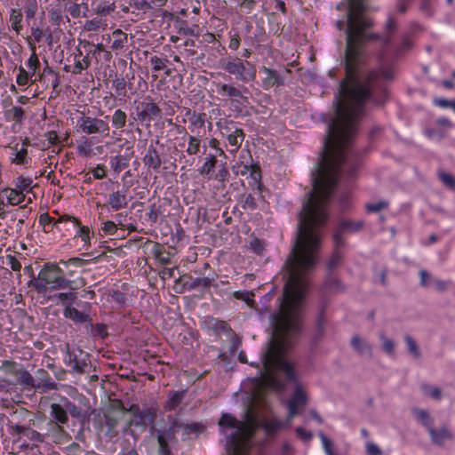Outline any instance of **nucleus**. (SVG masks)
Segmentation results:
<instances>
[{
	"instance_id": "obj_1",
	"label": "nucleus",
	"mask_w": 455,
	"mask_h": 455,
	"mask_svg": "<svg viewBox=\"0 0 455 455\" xmlns=\"http://www.w3.org/2000/svg\"><path fill=\"white\" fill-rule=\"evenodd\" d=\"M247 400L242 420L236 419L229 413L223 414L219 426L220 432L227 437V451L229 455H248L251 449V439L259 427H262L267 435H274L281 429L291 426V419L298 414L299 402L306 400H289L286 407L289 411L285 421L274 416L263 413L255 402ZM305 406V403H302Z\"/></svg>"
},
{
	"instance_id": "obj_2",
	"label": "nucleus",
	"mask_w": 455,
	"mask_h": 455,
	"mask_svg": "<svg viewBox=\"0 0 455 455\" xmlns=\"http://www.w3.org/2000/svg\"><path fill=\"white\" fill-rule=\"evenodd\" d=\"M73 281L65 277L64 271L55 263H46L37 279L30 282L38 293L46 294L49 290L73 289Z\"/></svg>"
},
{
	"instance_id": "obj_3",
	"label": "nucleus",
	"mask_w": 455,
	"mask_h": 455,
	"mask_svg": "<svg viewBox=\"0 0 455 455\" xmlns=\"http://www.w3.org/2000/svg\"><path fill=\"white\" fill-rule=\"evenodd\" d=\"M220 67L238 81L243 83L253 81L256 77V68L250 62L238 57H228L220 60Z\"/></svg>"
},
{
	"instance_id": "obj_4",
	"label": "nucleus",
	"mask_w": 455,
	"mask_h": 455,
	"mask_svg": "<svg viewBox=\"0 0 455 455\" xmlns=\"http://www.w3.org/2000/svg\"><path fill=\"white\" fill-rule=\"evenodd\" d=\"M217 92L220 96L228 97L232 103L236 107L239 105H245L249 103V98L243 94V90L235 87L232 84L217 83Z\"/></svg>"
},
{
	"instance_id": "obj_5",
	"label": "nucleus",
	"mask_w": 455,
	"mask_h": 455,
	"mask_svg": "<svg viewBox=\"0 0 455 455\" xmlns=\"http://www.w3.org/2000/svg\"><path fill=\"white\" fill-rule=\"evenodd\" d=\"M77 124L81 132L86 134L108 132L109 131L108 124L102 119H98L84 115H82V116L79 117Z\"/></svg>"
},
{
	"instance_id": "obj_6",
	"label": "nucleus",
	"mask_w": 455,
	"mask_h": 455,
	"mask_svg": "<svg viewBox=\"0 0 455 455\" xmlns=\"http://www.w3.org/2000/svg\"><path fill=\"white\" fill-rule=\"evenodd\" d=\"M131 411L133 413L131 424L134 426L146 427L148 424L154 423L156 418V410L152 407L140 410L139 406L132 405Z\"/></svg>"
},
{
	"instance_id": "obj_7",
	"label": "nucleus",
	"mask_w": 455,
	"mask_h": 455,
	"mask_svg": "<svg viewBox=\"0 0 455 455\" xmlns=\"http://www.w3.org/2000/svg\"><path fill=\"white\" fill-rule=\"evenodd\" d=\"M19 370L13 361H4L0 366V390L7 388L17 378Z\"/></svg>"
},
{
	"instance_id": "obj_8",
	"label": "nucleus",
	"mask_w": 455,
	"mask_h": 455,
	"mask_svg": "<svg viewBox=\"0 0 455 455\" xmlns=\"http://www.w3.org/2000/svg\"><path fill=\"white\" fill-rule=\"evenodd\" d=\"M427 432L431 442L437 446H444L446 442H451L453 440V434L446 426H443L439 428L433 427Z\"/></svg>"
},
{
	"instance_id": "obj_9",
	"label": "nucleus",
	"mask_w": 455,
	"mask_h": 455,
	"mask_svg": "<svg viewBox=\"0 0 455 455\" xmlns=\"http://www.w3.org/2000/svg\"><path fill=\"white\" fill-rule=\"evenodd\" d=\"M363 222L361 220L352 221V220H344L340 221L339 230L337 231L333 235L335 246L339 247L342 244V243H343L342 237H341L342 232H357V231L361 230L363 228Z\"/></svg>"
},
{
	"instance_id": "obj_10",
	"label": "nucleus",
	"mask_w": 455,
	"mask_h": 455,
	"mask_svg": "<svg viewBox=\"0 0 455 455\" xmlns=\"http://www.w3.org/2000/svg\"><path fill=\"white\" fill-rule=\"evenodd\" d=\"M87 355L83 351H78V354L75 352H70L68 354L67 362L68 366L75 371L82 373L86 371L89 368L86 360Z\"/></svg>"
},
{
	"instance_id": "obj_11",
	"label": "nucleus",
	"mask_w": 455,
	"mask_h": 455,
	"mask_svg": "<svg viewBox=\"0 0 455 455\" xmlns=\"http://www.w3.org/2000/svg\"><path fill=\"white\" fill-rule=\"evenodd\" d=\"M260 70L265 75L262 79V87L265 90H269L274 86L283 85V79L279 76L276 70L268 68L265 66L262 67Z\"/></svg>"
},
{
	"instance_id": "obj_12",
	"label": "nucleus",
	"mask_w": 455,
	"mask_h": 455,
	"mask_svg": "<svg viewBox=\"0 0 455 455\" xmlns=\"http://www.w3.org/2000/svg\"><path fill=\"white\" fill-rule=\"evenodd\" d=\"M160 108L154 102H142L141 111L138 113L140 121L152 120L161 116Z\"/></svg>"
},
{
	"instance_id": "obj_13",
	"label": "nucleus",
	"mask_w": 455,
	"mask_h": 455,
	"mask_svg": "<svg viewBox=\"0 0 455 455\" xmlns=\"http://www.w3.org/2000/svg\"><path fill=\"white\" fill-rule=\"evenodd\" d=\"M36 383L38 389L42 392H49L57 389V386L52 381L49 373L44 369H39L36 372Z\"/></svg>"
},
{
	"instance_id": "obj_14",
	"label": "nucleus",
	"mask_w": 455,
	"mask_h": 455,
	"mask_svg": "<svg viewBox=\"0 0 455 455\" xmlns=\"http://www.w3.org/2000/svg\"><path fill=\"white\" fill-rule=\"evenodd\" d=\"M16 379L23 387V389L28 392L26 394L27 396H31L34 392L38 389L36 387V379L27 371L19 370Z\"/></svg>"
},
{
	"instance_id": "obj_15",
	"label": "nucleus",
	"mask_w": 455,
	"mask_h": 455,
	"mask_svg": "<svg viewBox=\"0 0 455 455\" xmlns=\"http://www.w3.org/2000/svg\"><path fill=\"white\" fill-rule=\"evenodd\" d=\"M143 163L146 167L152 170H158L163 163L157 150L150 146L143 157Z\"/></svg>"
},
{
	"instance_id": "obj_16",
	"label": "nucleus",
	"mask_w": 455,
	"mask_h": 455,
	"mask_svg": "<svg viewBox=\"0 0 455 455\" xmlns=\"http://www.w3.org/2000/svg\"><path fill=\"white\" fill-rule=\"evenodd\" d=\"M108 204L114 211H119L128 206L126 194L121 191H113L108 196Z\"/></svg>"
},
{
	"instance_id": "obj_17",
	"label": "nucleus",
	"mask_w": 455,
	"mask_h": 455,
	"mask_svg": "<svg viewBox=\"0 0 455 455\" xmlns=\"http://www.w3.org/2000/svg\"><path fill=\"white\" fill-rule=\"evenodd\" d=\"M62 221H68V222H72L75 226L76 227H79V235L82 238V240L85 243H88L90 242V229L88 227H85V226H83L81 227L80 226V221L75 218V217H72V216H62L59 219L58 221H56L54 223V225H57V223L59 222H62Z\"/></svg>"
},
{
	"instance_id": "obj_18",
	"label": "nucleus",
	"mask_w": 455,
	"mask_h": 455,
	"mask_svg": "<svg viewBox=\"0 0 455 455\" xmlns=\"http://www.w3.org/2000/svg\"><path fill=\"white\" fill-rule=\"evenodd\" d=\"M152 253L154 257L159 261V263L163 265L171 263V254L165 250L164 246L162 245L161 243H154Z\"/></svg>"
},
{
	"instance_id": "obj_19",
	"label": "nucleus",
	"mask_w": 455,
	"mask_h": 455,
	"mask_svg": "<svg viewBox=\"0 0 455 455\" xmlns=\"http://www.w3.org/2000/svg\"><path fill=\"white\" fill-rule=\"evenodd\" d=\"M411 411L416 419L419 420L427 429V431L434 427V419L427 411L413 408Z\"/></svg>"
},
{
	"instance_id": "obj_20",
	"label": "nucleus",
	"mask_w": 455,
	"mask_h": 455,
	"mask_svg": "<svg viewBox=\"0 0 455 455\" xmlns=\"http://www.w3.org/2000/svg\"><path fill=\"white\" fill-rule=\"evenodd\" d=\"M244 138L245 133L241 128H236L234 132L228 136V141L229 145L234 148L231 150L232 152H235L239 149L244 140Z\"/></svg>"
},
{
	"instance_id": "obj_21",
	"label": "nucleus",
	"mask_w": 455,
	"mask_h": 455,
	"mask_svg": "<svg viewBox=\"0 0 455 455\" xmlns=\"http://www.w3.org/2000/svg\"><path fill=\"white\" fill-rule=\"evenodd\" d=\"M217 164V157L214 155H209L205 157L204 163L201 169L199 170L200 174L208 178H212L213 169Z\"/></svg>"
},
{
	"instance_id": "obj_22",
	"label": "nucleus",
	"mask_w": 455,
	"mask_h": 455,
	"mask_svg": "<svg viewBox=\"0 0 455 455\" xmlns=\"http://www.w3.org/2000/svg\"><path fill=\"white\" fill-rule=\"evenodd\" d=\"M13 428L15 432L21 436H25L34 442H43V436L34 429L19 425L15 426Z\"/></svg>"
},
{
	"instance_id": "obj_23",
	"label": "nucleus",
	"mask_w": 455,
	"mask_h": 455,
	"mask_svg": "<svg viewBox=\"0 0 455 455\" xmlns=\"http://www.w3.org/2000/svg\"><path fill=\"white\" fill-rule=\"evenodd\" d=\"M22 19L23 14L20 9L12 8L10 12V23L12 28L17 33L20 34L23 28L22 27Z\"/></svg>"
},
{
	"instance_id": "obj_24",
	"label": "nucleus",
	"mask_w": 455,
	"mask_h": 455,
	"mask_svg": "<svg viewBox=\"0 0 455 455\" xmlns=\"http://www.w3.org/2000/svg\"><path fill=\"white\" fill-rule=\"evenodd\" d=\"M76 299V295L74 292H59L49 296V299L55 302L56 304L61 303L62 305L72 303Z\"/></svg>"
},
{
	"instance_id": "obj_25",
	"label": "nucleus",
	"mask_w": 455,
	"mask_h": 455,
	"mask_svg": "<svg viewBox=\"0 0 455 455\" xmlns=\"http://www.w3.org/2000/svg\"><path fill=\"white\" fill-rule=\"evenodd\" d=\"M113 36L114 41L111 45L112 50L116 51L123 49L127 42V35L124 33L121 29H116L113 32Z\"/></svg>"
},
{
	"instance_id": "obj_26",
	"label": "nucleus",
	"mask_w": 455,
	"mask_h": 455,
	"mask_svg": "<svg viewBox=\"0 0 455 455\" xmlns=\"http://www.w3.org/2000/svg\"><path fill=\"white\" fill-rule=\"evenodd\" d=\"M7 192V199L10 204L18 205L24 202L25 195L21 191L17 188H8L5 190Z\"/></svg>"
},
{
	"instance_id": "obj_27",
	"label": "nucleus",
	"mask_w": 455,
	"mask_h": 455,
	"mask_svg": "<svg viewBox=\"0 0 455 455\" xmlns=\"http://www.w3.org/2000/svg\"><path fill=\"white\" fill-rule=\"evenodd\" d=\"M51 414L57 422L61 424L66 423L68 419L67 411L57 403L52 404Z\"/></svg>"
},
{
	"instance_id": "obj_28",
	"label": "nucleus",
	"mask_w": 455,
	"mask_h": 455,
	"mask_svg": "<svg viewBox=\"0 0 455 455\" xmlns=\"http://www.w3.org/2000/svg\"><path fill=\"white\" fill-rule=\"evenodd\" d=\"M352 346L355 350H357L361 354L370 355L371 351V347L360 337L355 336L352 339Z\"/></svg>"
},
{
	"instance_id": "obj_29",
	"label": "nucleus",
	"mask_w": 455,
	"mask_h": 455,
	"mask_svg": "<svg viewBox=\"0 0 455 455\" xmlns=\"http://www.w3.org/2000/svg\"><path fill=\"white\" fill-rule=\"evenodd\" d=\"M5 117L7 120L20 123L24 118V111L22 108L15 106L5 111Z\"/></svg>"
},
{
	"instance_id": "obj_30",
	"label": "nucleus",
	"mask_w": 455,
	"mask_h": 455,
	"mask_svg": "<svg viewBox=\"0 0 455 455\" xmlns=\"http://www.w3.org/2000/svg\"><path fill=\"white\" fill-rule=\"evenodd\" d=\"M188 146L186 150L187 154L189 156H195L197 155L200 152L201 149V143L202 140L200 138L188 135Z\"/></svg>"
},
{
	"instance_id": "obj_31",
	"label": "nucleus",
	"mask_w": 455,
	"mask_h": 455,
	"mask_svg": "<svg viewBox=\"0 0 455 455\" xmlns=\"http://www.w3.org/2000/svg\"><path fill=\"white\" fill-rule=\"evenodd\" d=\"M186 116L191 125L196 128H202L204 125V114L192 112L190 109L187 110Z\"/></svg>"
},
{
	"instance_id": "obj_32",
	"label": "nucleus",
	"mask_w": 455,
	"mask_h": 455,
	"mask_svg": "<svg viewBox=\"0 0 455 455\" xmlns=\"http://www.w3.org/2000/svg\"><path fill=\"white\" fill-rule=\"evenodd\" d=\"M127 116L122 109H116L112 116V124L116 129H123L126 124Z\"/></svg>"
},
{
	"instance_id": "obj_33",
	"label": "nucleus",
	"mask_w": 455,
	"mask_h": 455,
	"mask_svg": "<svg viewBox=\"0 0 455 455\" xmlns=\"http://www.w3.org/2000/svg\"><path fill=\"white\" fill-rule=\"evenodd\" d=\"M91 65L89 53L82 59H75V65L72 72L74 74H81L83 70L88 68Z\"/></svg>"
},
{
	"instance_id": "obj_34",
	"label": "nucleus",
	"mask_w": 455,
	"mask_h": 455,
	"mask_svg": "<svg viewBox=\"0 0 455 455\" xmlns=\"http://www.w3.org/2000/svg\"><path fill=\"white\" fill-rule=\"evenodd\" d=\"M179 427L177 425L173 424L169 428L164 431L157 432V437H163L167 442H177L176 438V428Z\"/></svg>"
},
{
	"instance_id": "obj_35",
	"label": "nucleus",
	"mask_w": 455,
	"mask_h": 455,
	"mask_svg": "<svg viewBox=\"0 0 455 455\" xmlns=\"http://www.w3.org/2000/svg\"><path fill=\"white\" fill-rule=\"evenodd\" d=\"M64 314L67 317L77 322H84L86 319V315L75 307H67Z\"/></svg>"
},
{
	"instance_id": "obj_36",
	"label": "nucleus",
	"mask_w": 455,
	"mask_h": 455,
	"mask_svg": "<svg viewBox=\"0 0 455 455\" xmlns=\"http://www.w3.org/2000/svg\"><path fill=\"white\" fill-rule=\"evenodd\" d=\"M318 436L320 437V439L322 441L323 447V450H324L326 455H335L336 453L333 451V449H334L333 443L322 431H320L318 433Z\"/></svg>"
},
{
	"instance_id": "obj_37",
	"label": "nucleus",
	"mask_w": 455,
	"mask_h": 455,
	"mask_svg": "<svg viewBox=\"0 0 455 455\" xmlns=\"http://www.w3.org/2000/svg\"><path fill=\"white\" fill-rule=\"evenodd\" d=\"M379 338L382 340L383 350L389 355H394L395 354V344H394L393 340L388 339L383 332H381L379 334Z\"/></svg>"
},
{
	"instance_id": "obj_38",
	"label": "nucleus",
	"mask_w": 455,
	"mask_h": 455,
	"mask_svg": "<svg viewBox=\"0 0 455 455\" xmlns=\"http://www.w3.org/2000/svg\"><path fill=\"white\" fill-rule=\"evenodd\" d=\"M438 177L441 181L449 188H455V177L445 172H439Z\"/></svg>"
},
{
	"instance_id": "obj_39",
	"label": "nucleus",
	"mask_w": 455,
	"mask_h": 455,
	"mask_svg": "<svg viewBox=\"0 0 455 455\" xmlns=\"http://www.w3.org/2000/svg\"><path fill=\"white\" fill-rule=\"evenodd\" d=\"M421 389L423 390V395L426 396H432L435 398L442 395L441 389L438 387L422 384Z\"/></svg>"
},
{
	"instance_id": "obj_40",
	"label": "nucleus",
	"mask_w": 455,
	"mask_h": 455,
	"mask_svg": "<svg viewBox=\"0 0 455 455\" xmlns=\"http://www.w3.org/2000/svg\"><path fill=\"white\" fill-rule=\"evenodd\" d=\"M405 342L408 346L409 352L416 358L420 356V351L418 347L416 341L409 335L404 337Z\"/></svg>"
},
{
	"instance_id": "obj_41",
	"label": "nucleus",
	"mask_w": 455,
	"mask_h": 455,
	"mask_svg": "<svg viewBox=\"0 0 455 455\" xmlns=\"http://www.w3.org/2000/svg\"><path fill=\"white\" fill-rule=\"evenodd\" d=\"M168 62V60L159 58L157 56H153L150 59V63L153 66V69L155 71H160L166 68V64Z\"/></svg>"
},
{
	"instance_id": "obj_42",
	"label": "nucleus",
	"mask_w": 455,
	"mask_h": 455,
	"mask_svg": "<svg viewBox=\"0 0 455 455\" xmlns=\"http://www.w3.org/2000/svg\"><path fill=\"white\" fill-rule=\"evenodd\" d=\"M40 62L37 55L36 54L35 47H33V52L30 58L28 60V67L31 71L32 75L36 74L37 68H39Z\"/></svg>"
},
{
	"instance_id": "obj_43",
	"label": "nucleus",
	"mask_w": 455,
	"mask_h": 455,
	"mask_svg": "<svg viewBox=\"0 0 455 455\" xmlns=\"http://www.w3.org/2000/svg\"><path fill=\"white\" fill-rule=\"evenodd\" d=\"M50 20L52 25L59 26L63 20V14L60 9H52L50 11Z\"/></svg>"
},
{
	"instance_id": "obj_44",
	"label": "nucleus",
	"mask_w": 455,
	"mask_h": 455,
	"mask_svg": "<svg viewBox=\"0 0 455 455\" xmlns=\"http://www.w3.org/2000/svg\"><path fill=\"white\" fill-rule=\"evenodd\" d=\"M118 455H139L136 449L132 447L128 440L122 442V450Z\"/></svg>"
},
{
	"instance_id": "obj_45",
	"label": "nucleus",
	"mask_w": 455,
	"mask_h": 455,
	"mask_svg": "<svg viewBox=\"0 0 455 455\" xmlns=\"http://www.w3.org/2000/svg\"><path fill=\"white\" fill-rule=\"evenodd\" d=\"M229 36H230V41H229L228 47L232 51H236L240 47L241 37H240L238 32H235L233 34H232V32H229Z\"/></svg>"
},
{
	"instance_id": "obj_46",
	"label": "nucleus",
	"mask_w": 455,
	"mask_h": 455,
	"mask_svg": "<svg viewBox=\"0 0 455 455\" xmlns=\"http://www.w3.org/2000/svg\"><path fill=\"white\" fill-rule=\"evenodd\" d=\"M157 442H158V445H159L158 452L160 455H172V452H171V450L169 447L170 442L165 441L163 437H157Z\"/></svg>"
},
{
	"instance_id": "obj_47",
	"label": "nucleus",
	"mask_w": 455,
	"mask_h": 455,
	"mask_svg": "<svg viewBox=\"0 0 455 455\" xmlns=\"http://www.w3.org/2000/svg\"><path fill=\"white\" fill-rule=\"evenodd\" d=\"M296 434L302 441L306 443H309L313 438L312 432L306 430L302 427H299L296 428Z\"/></svg>"
},
{
	"instance_id": "obj_48",
	"label": "nucleus",
	"mask_w": 455,
	"mask_h": 455,
	"mask_svg": "<svg viewBox=\"0 0 455 455\" xmlns=\"http://www.w3.org/2000/svg\"><path fill=\"white\" fill-rule=\"evenodd\" d=\"M31 182L32 180L30 179L19 177L17 179L16 188L23 193L29 188Z\"/></svg>"
},
{
	"instance_id": "obj_49",
	"label": "nucleus",
	"mask_w": 455,
	"mask_h": 455,
	"mask_svg": "<svg viewBox=\"0 0 455 455\" xmlns=\"http://www.w3.org/2000/svg\"><path fill=\"white\" fill-rule=\"evenodd\" d=\"M29 74L23 67H20L19 75L17 76L16 82L19 85H25L28 84Z\"/></svg>"
},
{
	"instance_id": "obj_50",
	"label": "nucleus",
	"mask_w": 455,
	"mask_h": 455,
	"mask_svg": "<svg viewBox=\"0 0 455 455\" xmlns=\"http://www.w3.org/2000/svg\"><path fill=\"white\" fill-rule=\"evenodd\" d=\"M308 395L307 388L301 384H295L294 392L291 398H306Z\"/></svg>"
},
{
	"instance_id": "obj_51",
	"label": "nucleus",
	"mask_w": 455,
	"mask_h": 455,
	"mask_svg": "<svg viewBox=\"0 0 455 455\" xmlns=\"http://www.w3.org/2000/svg\"><path fill=\"white\" fill-rule=\"evenodd\" d=\"M113 86L115 87L118 95L125 93L126 82L124 78H116L113 81Z\"/></svg>"
},
{
	"instance_id": "obj_52",
	"label": "nucleus",
	"mask_w": 455,
	"mask_h": 455,
	"mask_svg": "<svg viewBox=\"0 0 455 455\" xmlns=\"http://www.w3.org/2000/svg\"><path fill=\"white\" fill-rule=\"evenodd\" d=\"M101 25L102 23L100 20H91L85 22L84 28L86 31H97Z\"/></svg>"
},
{
	"instance_id": "obj_53",
	"label": "nucleus",
	"mask_w": 455,
	"mask_h": 455,
	"mask_svg": "<svg viewBox=\"0 0 455 455\" xmlns=\"http://www.w3.org/2000/svg\"><path fill=\"white\" fill-rule=\"evenodd\" d=\"M37 10V4L36 0H31L28 3L25 13L27 19H32Z\"/></svg>"
},
{
	"instance_id": "obj_54",
	"label": "nucleus",
	"mask_w": 455,
	"mask_h": 455,
	"mask_svg": "<svg viewBox=\"0 0 455 455\" xmlns=\"http://www.w3.org/2000/svg\"><path fill=\"white\" fill-rule=\"evenodd\" d=\"M27 155V148H22L20 150L16 152L13 163H15L16 164H24L26 163Z\"/></svg>"
},
{
	"instance_id": "obj_55",
	"label": "nucleus",
	"mask_w": 455,
	"mask_h": 455,
	"mask_svg": "<svg viewBox=\"0 0 455 455\" xmlns=\"http://www.w3.org/2000/svg\"><path fill=\"white\" fill-rule=\"evenodd\" d=\"M255 6V1L254 0H243L240 5V12L244 13H250Z\"/></svg>"
},
{
	"instance_id": "obj_56",
	"label": "nucleus",
	"mask_w": 455,
	"mask_h": 455,
	"mask_svg": "<svg viewBox=\"0 0 455 455\" xmlns=\"http://www.w3.org/2000/svg\"><path fill=\"white\" fill-rule=\"evenodd\" d=\"M89 260L87 259H81V258H71L69 259L68 260L65 261V260H61L60 263L63 264V265H73L75 267H83L84 266L86 263H88Z\"/></svg>"
},
{
	"instance_id": "obj_57",
	"label": "nucleus",
	"mask_w": 455,
	"mask_h": 455,
	"mask_svg": "<svg viewBox=\"0 0 455 455\" xmlns=\"http://www.w3.org/2000/svg\"><path fill=\"white\" fill-rule=\"evenodd\" d=\"M102 230L108 235H115L117 230L116 224L111 220H107L103 222Z\"/></svg>"
},
{
	"instance_id": "obj_58",
	"label": "nucleus",
	"mask_w": 455,
	"mask_h": 455,
	"mask_svg": "<svg viewBox=\"0 0 455 455\" xmlns=\"http://www.w3.org/2000/svg\"><path fill=\"white\" fill-rule=\"evenodd\" d=\"M365 446L367 455H381L382 453L379 446L372 442H367Z\"/></svg>"
},
{
	"instance_id": "obj_59",
	"label": "nucleus",
	"mask_w": 455,
	"mask_h": 455,
	"mask_svg": "<svg viewBox=\"0 0 455 455\" xmlns=\"http://www.w3.org/2000/svg\"><path fill=\"white\" fill-rule=\"evenodd\" d=\"M179 427H183L186 435H190L191 433H195L200 431L202 429V426L197 423L189 424V425H179Z\"/></svg>"
},
{
	"instance_id": "obj_60",
	"label": "nucleus",
	"mask_w": 455,
	"mask_h": 455,
	"mask_svg": "<svg viewBox=\"0 0 455 455\" xmlns=\"http://www.w3.org/2000/svg\"><path fill=\"white\" fill-rule=\"evenodd\" d=\"M387 206V203L380 202L378 204H369L366 205V209L368 212H379L382 209L386 208Z\"/></svg>"
},
{
	"instance_id": "obj_61",
	"label": "nucleus",
	"mask_w": 455,
	"mask_h": 455,
	"mask_svg": "<svg viewBox=\"0 0 455 455\" xmlns=\"http://www.w3.org/2000/svg\"><path fill=\"white\" fill-rule=\"evenodd\" d=\"M235 298L245 301L248 305H250L251 302H253V299H251V294L245 291H235L234 293Z\"/></svg>"
},
{
	"instance_id": "obj_62",
	"label": "nucleus",
	"mask_w": 455,
	"mask_h": 455,
	"mask_svg": "<svg viewBox=\"0 0 455 455\" xmlns=\"http://www.w3.org/2000/svg\"><path fill=\"white\" fill-rule=\"evenodd\" d=\"M340 260H341V254L338 251H336L328 262V267L330 269H333L334 267H336L339 265Z\"/></svg>"
},
{
	"instance_id": "obj_63",
	"label": "nucleus",
	"mask_w": 455,
	"mask_h": 455,
	"mask_svg": "<svg viewBox=\"0 0 455 455\" xmlns=\"http://www.w3.org/2000/svg\"><path fill=\"white\" fill-rule=\"evenodd\" d=\"M228 171L226 167H222L214 176V179L219 180V181H221V182H224L228 180Z\"/></svg>"
},
{
	"instance_id": "obj_64",
	"label": "nucleus",
	"mask_w": 455,
	"mask_h": 455,
	"mask_svg": "<svg viewBox=\"0 0 455 455\" xmlns=\"http://www.w3.org/2000/svg\"><path fill=\"white\" fill-rule=\"evenodd\" d=\"M93 176L97 180H100L106 177V171L102 165H98L92 171Z\"/></svg>"
}]
</instances>
